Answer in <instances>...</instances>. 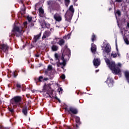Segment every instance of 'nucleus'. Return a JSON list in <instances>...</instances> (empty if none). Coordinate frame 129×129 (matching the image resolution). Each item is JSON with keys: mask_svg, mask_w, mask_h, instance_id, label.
I'll use <instances>...</instances> for the list:
<instances>
[{"mask_svg": "<svg viewBox=\"0 0 129 129\" xmlns=\"http://www.w3.org/2000/svg\"><path fill=\"white\" fill-rule=\"evenodd\" d=\"M60 78H61V79H62V80H64V79H65V78H66V77L65 76V75L62 74V75L61 76Z\"/></svg>", "mask_w": 129, "mask_h": 129, "instance_id": "nucleus-34", "label": "nucleus"}, {"mask_svg": "<svg viewBox=\"0 0 129 129\" xmlns=\"http://www.w3.org/2000/svg\"><path fill=\"white\" fill-rule=\"evenodd\" d=\"M75 118L76 119V127H77L76 128H74V129H78V127H79V126H78V125L79 124H81V121H80V117H79V116H75Z\"/></svg>", "mask_w": 129, "mask_h": 129, "instance_id": "nucleus-10", "label": "nucleus"}, {"mask_svg": "<svg viewBox=\"0 0 129 129\" xmlns=\"http://www.w3.org/2000/svg\"><path fill=\"white\" fill-rule=\"evenodd\" d=\"M0 129H2V126L0 125Z\"/></svg>", "mask_w": 129, "mask_h": 129, "instance_id": "nucleus-57", "label": "nucleus"}, {"mask_svg": "<svg viewBox=\"0 0 129 129\" xmlns=\"http://www.w3.org/2000/svg\"><path fill=\"white\" fill-rule=\"evenodd\" d=\"M42 35V32H40L39 34H37L36 35L34 36V37L33 38V43H37V41L41 38V36Z\"/></svg>", "mask_w": 129, "mask_h": 129, "instance_id": "nucleus-13", "label": "nucleus"}, {"mask_svg": "<svg viewBox=\"0 0 129 129\" xmlns=\"http://www.w3.org/2000/svg\"><path fill=\"white\" fill-rule=\"evenodd\" d=\"M55 99H56V100H58V102H59V103H61V100H60V99H59L58 98H57V96H55L54 97Z\"/></svg>", "mask_w": 129, "mask_h": 129, "instance_id": "nucleus-39", "label": "nucleus"}, {"mask_svg": "<svg viewBox=\"0 0 129 129\" xmlns=\"http://www.w3.org/2000/svg\"><path fill=\"white\" fill-rule=\"evenodd\" d=\"M75 12V10L73 8V5H71L69 10L64 15L65 21H67L69 23H71V20H72V17H73V15H74Z\"/></svg>", "mask_w": 129, "mask_h": 129, "instance_id": "nucleus-1", "label": "nucleus"}, {"mask_svg": "<svg viewBox=\"0 0 129 129\" xmlns=\"http://www.w3.org/2000/svg\"><path fill=\"white\" fill-rule=\"evenodd\" d=\"M96 45H95L94 43L91 44V51L93 54H95L96 53Z\"/></svg>", "mask_w": 129, "mask_h": 129, "instance_id": "nucleus-15", "label": "nucleus"}, {"mask_svg": "<svg viewBox=\"0 0 129 129\" xmlns=\"http://www.w3.org/2000/svg\"><path fill=\"white\" fill-rule=\"evenodd\" d=\"M23 30L20 29V27L18 26H14L12 31V33L9 35L10 37H20L23 34Z\"/></svg>", "mask_w": 129, "mask_h": 129, "instance_id": "nucleus-3", "label": "nucleus"}, {"mask_svg": "<svg viewBox=\"0 0 129 129\" xmlns=\"http://www.w3.org/2000/svg\"><path fill=\"white\" fill-rule=\"evenodd\" d=\"M57 44L58 45H59V46H63V45H64L65 44V40H64V39H60L58 42Z\"/></svg>", "mask_w": 129, "mask_h": 129, "instance_id": "nucleus-22", "label": "nucleus"}, {"mask_svg": "<svg viewBox=\"0 0 129 129\" xmlns=\"http://www.w3.org/2000/svg\"><path fill=\"white\" fill-rule=\"evenodd\" d=\"M68 112L73 117V114H78V109L74 107H70L69 109H68Z\"/></svg>", "mask_w": 129, "mask_h": 129, "instance_id": "nucleus-6", "label": "nucleus"}, {"mask_svg": "<svg viewBox=\"0 0 129 129\" xmlns=\"http://www.w3.org/2000/svg\"><path fill=\"white\" fill-rule=\"evenodd\" d=\"M44 33L47 36V38H49L51 36V32L49 30L45 31Z\"/></svg>", "mask_w": 129, "mask_h": 129, "instance_id": "nucleus-23", "label": "nucleus"}, {"mask_svg": "<svg viewBox=\"0 0 129 129\" xmlns=\"http://www.w3.org/2000/svg\"><path fill=\"white\" fill-rule=\"evenodd\" d=\"M8 48H9V47L7 44H3L0 46V48L2 49L4 53H8Z\"/></svg>", "mask_w": 129, "mask_h": 129, "instance_id": "nucleus-11", "label": "nucleus"}, {"mask_svg": "<svg viewBox=\"0 0 129 129\" xmlns=\"http://www.w3.org/2000/svg\"><path fill=\"white\" fill-rule=\"evenodd\" d=\"M43 24L45 26V28H47V29H50V24H47L46 23V22H45V21Z\"/></svg>", "mask_w": 129, "mask_h": 129, "instance_id": "nucleus-30", "label": "nucleus"}, {"mask_svg": "<svg viewBox=\"0 0 129 129\" xmlns=\"http://www.w3.org/2000/svg\"><path fill=\"white\" fill-rule=\"evenodd\" d=\"M105 62H106L107 65H108V66H109L111 63V62H110V60L108 58H106L105 59Z\"/></svg>", "mask_w": 129, "mask_h": 129, "instance_id": "nucleus-28", "label": "nucleus"}, {"mask_svg": "<svg viewBox=\"0 0 129 129\" xmlns=\"http://www.w3.org/2000/svg\"><path fill=\"white\" fill-rule=\"evenodd\" d=\"M27 20L29 23H31L32 22V17L28 16H27Z\"/></svg>", "mask_w": 129, "mask_h": 129, "instance_id": "nucleus-29", "label": "nucleus"}, {"mask_svg": "<svg viewBox=\"0 0 129 129\" xmlns=\"http://www.w3.org/2000/svg\"><path fill=\"white\" fill-rule=\"evenodd\" d=\"M39 16L41 17V18H43L44 17V9L42 8H40L39 9Z\"/></svg>", "mask_w": 129, "mask_h": 129, "instance_id": "nucleus-19", "label": "nucleus"}, {"mask_svg": "<svg viewBox=\"0 0 129 129\" xmlns=\"http://www.w3.org/2000/svg\"><path fill=\"white\" fill-rule=\"evenodd\" d=\"M117 66L118 67V66L119 67H120V66H121V64H120V63H118L117 64Z\"/></svg>", "mask_w": 129, "mask_h": 129, "instance_id": "nucleus-49", "label": "nucleus"}, {"mask_svg": "<svg viewBox=\"0 0 129 129\" xmlns=\"http://www.w3.org/2000/svg\"><path fill=\"white\" fill-rule=\"evenodd\" d=\"M16 87H17V88H22V85L17 83L16 85Z\"/></svg>", "mask_w": 129, "mask_h": 129, "instance_id": "nucleus-35", "label": "nucleus"}, {"mask_svg": "<svg viewBox=\"0 0 129 129\" xmlns=\"http://www.w3.org/2000/svg\"><path fill=\"white\" fill-rule=\"evenodd\" d=\"M58 92H61V93H62L63 91V89H62L61 87H60L58 89Z\"/></svg>", "mask_w": 129, "mask_h": 129, "instance_id": "nucleus-37", "label": "nucleus"}, {"mask_svg": "<svg viewBox=\"0 0 129 129\" xmlns=\"http://www.w3.org/2000/svg\"><path fill=\"white\" fill-rule=\"evenodd\" d=\"M24 26H27V25H28V22L26 21V22H25L24 23Z\"/></svg>", "mask_w": 129, "mask_h": 129, "instance_id": "nucleus-44", "label": "nucleus"}, {"mask_svg": "<svg viewBox=\"0 0 129 129\" xmlns=\"http://www.w3.org/2000/svg\"><path fill=\"white\" fill-rule=\"evenodd\" d=\"M107 84H108V87H112L113 86V80L111 78H107Z\"/></svg>", "mask_w": 129, "mask_h": 129, "instance_id": "nucleus-12", "label": "nucleus"}, {"mask_svg": "<svg viewBox=\"0 0 129 129\" xmlns=\"http://www.w3.org/2000/svg\"><path fill=\"white\" fill-rule=\"evenodd\" d=\"M74 127H75V125H74Z\"/></svg>", "mask_w": 129, "mask_h": 129, "instance_id": "nucleus-59", "label": "nucleus"}, {"mask_svg": "<svg viewBox=\"0 0 129 129\" xmlns=\"http://www.w3.org/2000/svg\"><path fill=\"white\" fill-rule=\"evenodd\" d=\"M61 68H62V69H64V66L62 65V67H61Z\"/></svg>", "mask_w": 129, "mask_h": 129, "instance_id": "nucleus-54", "label": "nucleus"}, {"mask_svg": "<svg viewBox=\"0 0 129 129\" xmlns=\"http://www.w3.org/2000/svg\"><path fill=\"white\" fill-rule=\"evenodd\" d=\"M115 2H116L117 3H121L122 0H115Z\"/></svg>", "mask_w": 129, "mask_h": 129, "instance_id": "nucleus-42", "label": "nucleus"}, {"mask_svg": "<svg viewBox=\"0 0 129 129\" xmlns=\"http://www.w3.org/2000/svg\"><path fill=\"white\" fill-rule=\"evenodd\" d=\"M12 75L13 77H15V78H16V77L18 76V72H17V71L13 72L12 73Z\"/></svg>", "mask_w": 129, "mask_h": 129, "instance_id": "nucleus-26", "label": "nucleus"}, {"mask_svg": "<svg viewBox=\"0 0 129 129\" xmlns=\"http://www.w3.org/2000/svg\"><path fill=\"white\" fill-rule=\"evenodd\" d=\"M22 101V97L21 96H16L11 100L12 104H20V102Z\"/></svg>", "mask_w": 129, "mask_h": 129, "instance_id": "nucleus-5", "label": "nucleus"}, {"mask_svg": "<svg viewBox=\"0 0 129 129\" xmlns=\"http://www.w3.org/2000/svg\"><path fill=\"white\" fill-rule=\"evenodd\" d=\"M91 40H92V42H94V41H95V40H96V36H95V34H94V33L92 34Z\"/></svg>", "mask_w": 129, "mask_h": 129, "instance_id": "nucleus-24", "label": "nucleus"}, {"mask_svg": "<svg viewBox=\"0 0 129 129\" xmlns=\"http://www.w3.org/2000/svg\"><path fill=\"white\" fill-rule=\"evenodd\" d=\"M22 112L25 115V116H27L28 115V106H25L22 109Z\"/></svg>", "mask_w": 129, "mask_h": 129, "instance_id": "nucleus-17", "label": "nucleus"}, {"mask_svg": "<svg viewBox=\"0 0 129 129\" xmlns=\"http://www.w3.org/2000/svg\"><path fill=\"white\" fill-rule=\"evenodd\" d=\"M43 76H41L39 77V78H34V80L36 83H38V82H43Z\"/></svg>", "mask_w": 129, "mask_h": 129, "instance_id": "nucleus-18", "label": "nucleus"}, {"mask_svg": "<svg viewBox=\"0 0 129 129\" xmlns=\"http://www.w3.org/2000/svg\"><path fill=\"white\" fill-rule=\"evenodd\" d=\"M99 72V70H97L95 71L96 73H97V72Z\"/></svg>", "mask_w": 129, "mask_h": 129, "instance_id": "nucleus-50", "label": "nucleus"}, {"mask_svg": "<svg viewBox=\"0 0 129 129\" xmlns=\"http://www.w3.org/2000/svg\"><path fill=\"white\" fill-rule=\"evenodd\" d=\"M46 38H48V36L43 33L42 39H46Z\"/></svg>", "mask_w": 129, "mask_h": 129, "instance_id": "nucleus-32", "label": "nucleus"}, {"mask_svg": "<svg viewBox=\"0 0 129 129\" xmlns=\"http://www.w3.org/2000/svg\"><path fill=\"white\" fill-rule=\"evenodd\" d=\"M32 26H34V24L32 23Z\"/></svg>", "mask_w": 129, "mask_h": 129, "instance_id": "nucleus-58", "label": "nucleus"}, {"mask_svg": "<svg viewBox=\"0 0 129 129\" xmlns=\"http://www.w3.org/2000/svg\"><path fill=\"white\" fill-rule=\"evenodd\" d=\"M46 94H47V95H50V94L48 92H46Z\"/></svg>", "mask_w": 129, "mask_h": 129, "instance_id": "nucleus-52", "label": "nucleus"}, {"mask_svg": "<svg viewBox=\"0 0 129 129\" xmlns=\"http://www.w3.org/2000/svg\"><path fill=\"white\" fill-rule=\"evenodd\" d=\"M9 110L10 111V112H11V113H13L14 111V108H9Z\"/></svg>", "mask_w": 129, "mask_h": 129, "instance_id": "nucleus-38", "label": "nucleus"}, {"mask_svg": "<svg viewBox=\"0 0 129 129\" xmlns=\"http://www.w3.org/2000/svg\"><path fill=\"white\" fill-rule=\"evenodd\" d=\"M69 36V34H68L66 37H63L64 39H66V38L68 37Z\"/></svg>", "mask_w": 129, "mask_h": 129, "instance_id": "nucleus-51", "label": "nucleus"}, {"mask_svg": "<svg viewBox=\"0 0 129 129\" xmlns=\"http://www.w3.org/2000/svg\"><path fill=\"white\" fill-rule=\"evenodd\" d=\"M22 72H24V73H26V70H25V69H22Z\"/></svg>", "mask_w": 129, "mask_h": 129, "instance_id": "nucleus-48", "label": "nucleus"}, {"mask_svg": "<svg viewBox=\"0 0 129 129\" xmlns=\"http://www.w3.org/2000/svg\"><path fill=\"white\" fill-rule=\"evenodd\" d=\"M35 57H36L37 58H39V57H40V54H35Z\"/></svg>", "mask_w": 129, "mask_h": 129, "instance_id": "nucleus-43", "label": "nucleus"}, {"mask_svg": "<svg viewBox=\"0 0 129 129\" xmlns=\"http://www.w3.org/2000/svg\"><path fill=\"white\" fill-rule=\"evenodd\" d=\"M64 3L66 7H68L69 4H70V0H64Z\"/></svg>", "mask_w": 129, "mask_h": 129, "instance_id": "nucleus-27", "label": "nucleus"}, {"mask_svg": "<svg viewBox=\"0 0 129 129\" xmlns=\"http://www.w3.org/2000/svg\"><path fill=\"white\" fill-rule=\"evenodd\" d=\"M111 56H112L113 58H116V57H117V54L116 53H112Z\"/></svg>", "mask_w": 129, "mask_h": 129, "instance_id": "nucleus-31", "label": "nucleus"}, {"mask_svg": "<svg viewBox=\"0 0 129 129\" xmlns=\"http://www.w3.org/2000/svg\"><path fill=\"white\" fill-rule=\"evenodd\" d=\"M64 50L63 52H66V55H67L68 56H71V50L69 48H68V46L67 45H66L64 47Z\"/></svg>", "mask_w": 129, "mask_h": 129, "instance_id": "nucleus-7", "label": "nucleus"}, {"mask_svg": "<svg viewBox=\"0 0 129 129\" xmlns=\"http://www.w3.org/2000/svg\"><path fill=\"white\" fill-rule=\"evenodd\" d=\"M65 55L63 53L61 54V57L59 55L58 53H55L54 54V58L55 61H58V64L59 65L63 66H66V60H65Z\"/></svg>", "mask_w": 129, "mask_h": 129, "instance_id": "nucleus-2", "label": "nucleus"}, {"mask_svg": "<svg viewBox=\"0 0 129 129\" xmlns=\"http://www.w3.org/2000/svg\"><path fill=\"white\" fill-rule=\"evenodd\" d=\"M93 64L95 67H98L100 65V59L98 58H94L93 60Z\"/></svg>", "mask_w": 129, "mask_h": 129, "instance_id": "nucleus-14", "label": "nucleus"}, {"mask_svg": "<svg viewBox=\"0 0 129 129\" xmlns=\"http://www.w3.org/2000/svg\"><path fill=\"white\" fill-rule=\"evenodd\" d=\"M123 39H124V41L125 43V44H126V45H129V41H128V39H127V38H126L125 36H123Z\"/></svg>", "mask_w": 129, "mask_h": 129, "instance_id": "nucleus-25", "label": "nucleus"}, {"mask_svg": "<svg viewBox=\"0 0 129 129\" xmlns=\"http://www.w3.org/2000/svg\"><path fill=\"white\" fill-rule=\"evenodd\" d=\"M116 14H117V15H118V16H119L121 15V13H120V11H119V10H117L116 12Z\"/></svg>", "mask_w": 129, "mask_h": 129, "instance_id": "nucleus-33", "label": "nucleus"}, {"mask_svg": "<svg viewBox=\"0 0 129 129\" xmlns=\"http://www.w3.org/2000/svg\"><path fill=\"white\" fill-rule=\"evenodd\" d=\"M117 55L119 57L120 56V54L119 53V52H117Z\"/></svg>", "mask_w": 129, "mask_h": 129, "instance_id": "nucleus-45", "label": "nucleus"}, {"mask_svg": "<svg viewBox=\"0 0 129 129\" xmlns=\"http://www.w3.org/2000/svg\"><path fill=\"white\" fill-rule=\"evenodd\" d=\"M64 109H65L66 110H67V111H68V109H69V108L68 109V108H64Z\"/></svg>", "mask_w": 129, "mask_h": 129, "instance_id": "nucleus-53", "label": "nucleus"}, {"mask_svg": "<svg viewBox=\"0 0 129 129\" xmlns=\"http://www.w3.org/2000/svg\"><path fill=\"white\" fill-rule=\"evenodd\" d=\"M51 89V84H45L43 87V92H46V91H48V90H50Z\"/></svg>", "mask_w": 129, "mask_h": 129, "instance_id": "nucleus-9", "label": "nucleus"}, {"mask_svg": "<svg viewBox=\"0 0 129 129\" xmlns=\"http://www.w3.org/2000/svg\"><path fill=\"white\" fill-rule=\"evenodd\" d=\"M120 33H121V35L123 36H123H124V37H125V35L124 34L123 35V31L122 29H121V30H120Z\"/></svg>", "mask_w": 129, "mask_h": 129, "instance_id": "nucleus-41", "label": "nucleus"}, {"mask_svg": "<svg viewBox=\"0 0 129 129\" xmlns=\"http://www.w3.org/2000/svg\"><path fill=\"white\" fill-rule=\"evenodd\" d=\"M116 51H117V52H118L119 51H118V48H117V45H116Z\"/></svg>", "mask_w": 129, "mask_h": 129, "instance_id": "nucleus-47", "label": "nucleus"}, {"mask_svg": "<svg viewBox=\"0 0 129 129\" xmlns=\"http://www.w3.org/2000/svg\"><path fill=\"white\" fill-rule=\"evenodd\" d=\"M53 18L56 22H61L62 21V17L59 14L56 13L54 15Z\"/></svg>", "mask_w": 129, "mask_h": 129, "instance_id": "nucleus-8", "label": "nucleus"}, {"mask_svg": "<svg viewBox=\"0 0 129 129\" xmlns=\"http://www.w3.org/2000/svg\"><path fill=\"white\" fill-rule=\"evenodd\" d=\"M122 21L123 22V23H125V19H122Z\"/></svg>", "mask_w": 129, "mask_h": 129, "instance_id": "nucleus-46", "label": "nucleus"}, {"mask_svg": "<svg viewBox=\"0 0 129 129\" xmlns=\"http://www.w3.org/2000/svg\"><path fill=\"white\" fill-rule=\"evenodd\" d=\"M124 74L127 82L129 83V72L125 71L124 72Z\"/></svg>", "mask_w": 129, "mask_h": 129, "instance_id": "nucleus-21", "label": "nucleus"}, {"mask_svg": "<svg viewBox=\"0 0 129 129\" xmlns=\"http://www.w3.org/2000/svg\"><path fill=\"white\" fill-rule=\"evenodd\" d=\"M47 80H49V78H43V82H45V81H47Z\"/></svg>", "mask_w": 129, "mask_h": 129, "instance_id": "nucleus-40", "label": "nucleus"}, {"mask_svg": "<svg viewBox=\"0 0 129 129\" xmlns=\"http://www.w3.org/2000/svg\"><path fill=\"white\" fill-rule=\"evenodd\" d=\"M75 3H76V2H77V0H74Z\"/></svg>", "mask_w": 129, "mask_h": 129, "instance_id": "nucleus-55", "label": "nucleus"}, {"mask_svg": "<svg viewBox=\"0 0 129 129\" xmlns=\"http://www.w3.org/2000/svg\"><path fill=\"white\" fill-rule=\"evenodd\" d=\"M53 68L52 67V66H49L48 67V70H49V71H51V70H52Z\"/></svg>", "mask_w": 129, "mask_h": 129, "instance_id": "nucleus-36", "label": "nucleus"}, {"mask_svg": "<svg viewBox=\"0 0 129 129\" xmlns=\"http://www.w3.org/2000/svg\"><path fill=\"white\" fill-rule=\"evenodd\" d=\"M58 49H59V47L57 45H55L53 44L51 46V50L53 52H56V51H58Z\"/></svg>", "mask_w": 129, "mask_h": 129, "instance_id": "nucleus-20", "label": "nucleus"}, {"mask_svg": "<svg viewBox=\"0 0 129 129\" xmlns=\"http://www.w3.org/2000/svg\"><path fill=\"white\" fill-rule=\"evenodd\" d=\"M104 51L105 53H107V54H108V53H110V51H111V47L109 44H107L106 45Z\"/></svg>", "mask_w": 129, "mask_h": 129, "instance_id": "nucleus-16", "label": "nucleus"}, {"mask_svg": "<svg viewBox=\"0 0 129 129\" xmlns=\"http://www.w3.org/2000/svg\"><path fill=\"white\" fill-rule=\"evenodd\" d=\"M51 44H55V43H54V42H52Z\"/></svg>", "mask_w": 129, "mask_h": 129, "instance_id": "nucleus-56", "label": "nucleus"}, {"mask_svg": "<svg viewBox=\"0 0 129 129\" xmlns=\"http://www.w3.org/2000/svg\"><path fill=\"white\" fill-rule=\"evenodd\" d=\"M108 67L110 70H111L112 73L115 74V75L119 74V73L120 72V69L115 64L114 61H111L109 64Z\"/></svg>", "mask_w": 129, "mask_h": 129, "instance_id": "nucleus-4", "label": "nucleus"}]
</instances>
